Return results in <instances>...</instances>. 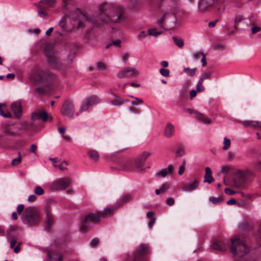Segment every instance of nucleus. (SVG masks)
I'll use <instances>...</instances> for the list:
<instances>
[{"mask_svg":"<svg viewBox=\"0 0 261 261\" xmlns=\"http://www.w3.org/2000/svg\"><path fill=\"white\" fill-rule=\"evenodd\" d=\"M99 13L96 17H93L84 10L73 8L68 17L74 21V25L78 29L87 28L92 29L102 24H111L120 21L123 15L119 9L113 4L102 3L98 6Z\"/></svg>","mask_w":261,"mask_h":261,"instance_id":"obj_1","label":"nucleus"},{"mask_svg":"<svg viewBox=\"0 0 261 261\" xmlns=\"http://www.w3.org/2000/svg\"><path fill=\"white\" fill-rule=\"evenodd\" d=\"M22 222L28 225L32 226L37 224L40 219L39 211L34 207H28L21 215Z\"/></svg>","mask_w":261,"mask_h":261,"instance_id":"obj_2","label":"nucleus"},{"mask_svg":"<svg viewBox=\"0 0 261 261\" xmlns=\"http://www.w3.org/2000/svg\"><path fill=\"white\" fill-rule=\"evenodd\" d=\"M249 250V248L240 238H236L232 240L230 252L234 256H243L248 253Z\"/></svg>","mask_w":261,"mask_h":261,"instance_id":"obj_3","label":"nucleus"},{"mask_svg":"<svg viewBox=\"0 0 261 261\" xmlns=\"http://www.w3.org/2000/svg\"><path fill=\"white\" fill-rule=\"evenodd\" d=\"M176 17L173 13H166L161 18L159 25L165 30H170L175 27Z\"/></svg>","mask_w":261,"mask_h":261,"instance_id":"obj_4","label":"nucleus"},{"mask_svg":"<svg viewBox=\"0 0 261 261\" xmlns=\"http://www.w3.org/2000/svg\"><path fill=\"white\" fill-rule=\"evenodd\" d=\"M101 214L100 212H98L87 215L81 224V230H86L90 226L91 223H96L99 222L102 218Z\"/></svg>","mask_w":261,"mask_h":261,"instance_id":"obj_5","label":"nucleus"},{"mask_svg":"<svg viewBox=\"0 0 261 261\" xmlns=\"http://www.w3.org/2000/svg\"><path fill=\"white\" fill-rule=\"evenodd\" d=\"M51 76V74L48 72L41 69H37L34 72L31 77L36 83L43 84L48 80Z\"/></svg>","mask_w":261,"mask_h":261,"instance_id":"obj_6","label":"nucleus"},{"mask_svg":"<svg viewBox=\"0 0 261 261\" xmlns=\"http://www.w3.org/2000/svg\"><path fill=\"white\" fill-rule=\"evenodd\" d=\"M139 74L138 70L133 67H126L117 73V77L119 79H132L137 76Z\"/></svg>","mask_w":261,"mask_h":261,"instance_id":"obj_7","label":"nucleus"},{"mask_svg":"<svg viewBox=\"0 0 261 261\" xmlns=\"http://www.w3.org/2000/svg\"><path fill=\"white\" fill-rule=\"evenodd\" d=\"M148 251L149 245L148 244L140 245L134 253L133 261H146L145 256Z\"/></svg>","mask_w":261,"mask_h":261,"instance_id":"obj_8","label":"nucleus"},{"mask_svg":"<svg viewBox=\"0 0 261 261\" xmlns=\"http://www.w3.org/2000/svg\"><path fill=\"white\" fill-rule=\"evenodd\" d=\"M48 118L50 119V121H52V117H49L45 111L38 109L32 113L31 122L32 124H34L36 121L40 119H41L43 122H45Z\"/></svg>","mask_w":261,"mask_h":261,"instance_id":"obj_9","label":"nucleus"},{"mask_svg":"<svg viewBox=\"0 0 261 261\" xmlns=\"http://www.w3.org/2000/svg\"><path fill=\"white\" fill-rule=\"evenodd\" d=\"M180 0H161V7L164 10L175 11L178 9Z\"/></svg>","mask_w":261,"mask_h":261,"instance_id":"obj_10","label":"nucleus"},{"mask_svg":"<svg viewBox=\"0 0 261 261\" xmlns=\"http://www.w3.org/2000/svg\"><path fill=\"white\" fill-rule=\"evenodd\" d=\"M71 183V181L69 178H59L53 181L52 188L58 190H65L69 187Z\"/></svg>","mask_w":261,"mask_h":261,"instance_id":"obj_11","label":"nucleus"},{"mask_svg":"<svg viewBox=\"0 0 261 261\" xmlns=\"http://www.w3.org/2000/svg\"><path fill=\"white\" fill-rule=\"evenodd\" d=\"M118 168L120 170L125 171H133V163L128 159H121L118 161Z\"/></svg>","mask_w":261,"mask_h":261,"instance_id":"obj_12","label":"nucleus"},{"mask_svg":"<svg viewBox=\"0 0 261 261\" xmlns=\"http://www.w3.org/2000/svg\"><path fill=\"white\" fill-rule=\"evenodd\" d=\"M3 133L1 136H14L17 135L15 126L13 124H5L2 125Z\"/></svg>","mask_w":261,"mask_h":261,"instance_id":"obj_13","label":"nucleus"},{"mask_svg":"<svg viewBox=\"0 0 261 261\" xmlns=\"http://www.w3.org/2000/svg\"><path fill=\"white\" fill-rule=\"evenodd\" d=\"M61 113L64 116L72 117L74 115V108L70 101H66L61 110Z\"/></svg>","mask_w":261,"mask_h":261,"instance_id":"obj_14","label":"nucleus"},{"mask_svg":"<svg viewBox=\"0 0 261 261\" xmlns=\"http://www.w3.org/2000/svg\"><path fill=\"white\" fill-rule=\"evenodd\" d=\"M216 0H199L198 2V8L200 12H205L208 9L212 7Z\"/></svg>","mask_w":261,"mask_h":261,"instance_id":"obj_15","label":"nucleus"},{"mask_svg":"<svg viewBox=\"0 0 261 261\" xmlns=\"http://www.w3.org/2000/svg\"><path fill=\"white\" fill-rule=\"evenodd\" d=\"M242 176L243 177V181L239 184H237L236 182L235 186L237 187L243 186L246 182L251 181L255 176V174L252 171L249 170L244 171L242 173Z\"/></svg>","mask_w":261,"mask_h":261,"instance_id":"obj_16","label":"nucleus"},{"mask_svg":"<svg viewBox=\"0 0 261 261\" xmlns=\"http://www.w3.org/2000/svg\"><path fill=\"white\" fill-rule=\"evenodd\" d=\"M151 154V153L148 151H144L141 153L136 160V165L138 168L143 167L146 162L147 158Z\"/></svg>","mask_w":261,"mask_h":261,"instance_id":"obj_17","label":"nucleus"},{"mask_svg":"<svg viewBox=\"0 0 261 261\" xmlns=\"http://www.w3.org/2000/svg\"><path fill=\"white\" fill-rule=\"evenodd\" d=\"M11 109L16 118H19L20 117L22 114V107L20 101H16L12 103L11 105Z\"/></svg>","mask_w":261,"mask_h":261,"instance_id":"obj_18","label":"nucleus"},{"mask_svg":"<svg viewBox=\"0 0 261 261\" xmlns=\"http://www.w3.org/2000/svg\"><path fill=\"white\" fill-rule=\"evenodd\" d=\"M175 134L174 125L171 122H168L164 129V135L167 138L172 137Z\"/></svg>","mask_w":261,"mask_h":261,"instance_id":"obj_19","label":"nucleus"},{"mask_svg":"<svg viewBox=\"0 0 261 261\" xmlns=\"http://www.w3.org/2000/svg\"><path fill=\"white\" fill-rule=\"evenodd\" d=\"M47 61L53 68L57 69H62V64L59 63L58 59L53 55H47Z\"/></svg>","mask_w":261,"mask_h":261,"instance_id":"obj_20","label":"nucleus"},{"mask_svg":"<svg viewBox=\"0 0 261 261\" xmlns=\"http://www.w3.org/2000/svg\"><path fill=\"white\" fill-rule=\"evenodd\" d=\"M199 180L197 179H195L192 182L187 185L183 186L182 188V190L185 192L193 191L197 188L199 185Z\"/></svg>","mask_w":261,"mask_h":261,"instance_id":"obj_21","label":"nucleus"},{"mask_svg":"<svg viewBox=\"0 0 261 261\" xmlns=\"http://www.w3.org/2000/svg\"><path fill=\"white\" fill-rule=\"evenodd\" d=\"M172 173L173 167L171 165H170L167 168L156 172L155 175L158 177H165L169 173L172 174Z\"/></svg>","mask_w":261,"mask_h":261,"instance_id":"obj_22","label":"nucleus"},{"mask_svg":"<svg viewBox=\"0 0 261 261\" xmlns=\"http://www.w3.org/2000/svg\"><path fill=\"white\" fill-rule=\"evenodd\" d=\"M211 246L215 250L222 251H225L227 249V246L222 242H214Z\"/></svg>","mask_w":261,"mask_h":261,"instance_id":"obj_23","label":"nucleus"},{"mask_svg":"<svg viewBox=\"0 0 261 261\" xmlns=\"http://www.w3.org/2000/svg\"><path fill=\"white\" fill-rule=\"evenodd\" d=\"M205 171L204 182L211 184L214 181V178L212 175V171L211 168L208 167L205 168Z\"/></svg>","mask_w":261,"mask_h":261,"instance_id":"obj_24","label":"nucleus"},{"mask_svg":"<svg viewBox=\"0 0 261 261\" xmlns=\"http://www.w3.org/2000/svg\"><path fill=\"white\" fill-rule=\"evenodd\" d=\"M0 115L5 118H11L12 115L5 104L0 103Z\"/></svg>","mask_w":261,"mask_h":261,"instance_id":"obj_25","label":"nucleus"},{"mask_svg":"<svg viewBox=\"0 0 261 261\" xmlns=\"http://www.w3.org/2000/svg\"><path fill=\"white\" fill-rule=\"evenodd\" d=\"M195 114L196 119L199 121H200L205 124H210L212 122L211 119L204 116L203 114L198 113L197 112H195Z\"/></svg>","mask_w":261,"mask_h":261,"instance_id":"obj_26","label":"nucleus"},{"mask_svg":"<svg viewBox=\"0 0 261 261\" xmlns=\"http://www.w3.org/2000/svg\"><path fill=\"white\" fill-rule=\"evenodd\" d=\"M56 3V0H41L39 4L41 5L47 10L49 8L54 7Z\"/></svg>","mask_w":261,"mask_h":261,"instance_id":"obj_27","label":"nucleus"},{"mask_svg":"<svg viewBox=\"0 0 261 261\" xmlns=\"http://www.w3.org/2000/svg\"><path fill=\"white\" fill-rule=\"evenodd\" d=\"M86 102H88L89 105L91 107L97 104L100 102L99 98L97 96H91L85 98Z\"/></svg>","mask_w":261,"mask_h":261,"instance_id":"obj_28","label":"nucleus"},{"mask_svg":"<svg viewBox=\"0 0 261 261\" xmlns=\"http://www.w3.org/2000/svg\"><path fill=\"white\" fill-rule=\"evenodd\" d=\"M45 219L47 226V230H48L51 228V224L54 223L53 215L48 211L46 213Z\"/></svg>","mask_w":261,"mask_h":261,"instance_id":"obj_29","label":"nucleus"},{"mask_svg":"<svg viewBox=\"0 0 261 261\" xmlns=\"http://www.w3.org/2000/svg\"><path fill=\"white\" fill-rule=\"evenodd\" d=\"M24 205L22 204H19L17 207L16 212H14L12 214V218L13 220H16L18 215H20L24 210Z\"/></svg>","mask_w":261,"mask_h":261,"instance_id":"obj_30","label":"nucleus"},{"mask_svg":"<svg viewBox=\"0 0 261 261\" xmlns=\"http://www.w3.org/2000/svg\"><path fill=\"white\" fill-rule=\"evenodd\" d=\"M124 102L123 98L118 96H115V99L111 101V103L114 106H120Z\"/></svg>","mask_w":261,"mask_h":261,"instance_id":"obj_31","label":"nucleus"},{"mask_svg":"<svg viewBox=\"0 0 261 261\" xmlns=\"http://www.w3.org/2000/svg\"><path fill=\"white\" fill-rule=\"evenodd\" d=\"M132 199V195L130 194H124L120 198L119 201L124 203L130 201Z\"/></svg>","mask_w":261,"mask_h":261,"instance_id":"obj_32","label":"nucleus"},{"mask_svg":"<svg viewBox=\"0 0 261 261\" xmlns=\"http://www.w3.org/2000/svg\"><path fill=\"white\" fill-rule=\"evenodd\" d=\"M68 163L66 161H63L58 164L57 168L60 170L63 171L67 170Z\"/></svg>","mask_w":261,"mask_h":261,"instance_id":"obj_33","label":"nucleus"},{"mask_svg":"<svg viewBox=\"0 0 261 261\" xmlns=\"http://www.w3.org/2000/svg\"><path fill=\"white\" fill-rule=\"evenodd\" d=\"M88 154L91 159H93L95 161H97L99 159V154L95 150L89 151L88 152Z\"/></svg>","mask_w":261,"mask_h":261,"instance_id":"obj_34","label":"nucleus"},{"mask_svg":"<svg viewBox=\"0 0 261 261\" xmlns=\"http://www.w3.org/2000/svg\"><path fill=\"white\" fill-rule=\"evenodd\" d=\"M38 8L39 9L38 11L39 15L41 17H45L47 14L45 11L47 9H45V7L40 4H38Z\"/></svg>","mask_w":261,"mask_h":261,"instance_id":"obj_35","label":"nucleus"},{"mask_svg":"<svg viewBox=\"0 0 261 261\" xmlns=\"http://www.w3.org/2000/svg\"><path fill=\"white\" fill-rule=\"evenodd\" d=\"M86 100L85 99L82 102L81 106L80 108V112H83L86 111L89 109V108L91 107L88 102H86Z\"/></svg>","mask_w":261,"mask_h":261,"instance_id":"obj_36","label":"nucleus"},{"mask_svg":"<svg viewBox=\"0 0 261 261\" xmlns=\"http://www.w3.org/2000/svg\"><path fill=\"white\" fill-rule=\"evenodd\" d=\"M174 43L179 48L183 47L184 43L182 39L177 37H173L172 38Z\"/></svg>","mask_w":261,"mask_h":261,"instance_id":"obj_37","label":"nucleus"},{"mask_svg":"<svg viewBox=\"0 0 261 261\" xmlns=\"http://www.w3.org/2000/svg\"><path fill=\"white\" fill-rule=\"evenodd\" d=\"M184 71L187 75L193 76L195 74L196 68H190L189 67H185L184 69Z\"/></svg>","mask_w":261,"mask_h":261,"instance_id":"obj_38","label":"nucleus"},{"mask_svg":"<svg viewBox=\"0 0 261 261\" xmlns=\"http://www.w3.org/2000/svg\"><path fill=\"white\" fill-rule=\"evenodd\" d=\"M208 200L212 204H218L223 201V198L221 196H218L217 197H211L209 198Z\"/></svg>","mask_w":261,"mask_h":261,"instance_id":"obj_39","label":"nucleus"},{"mask_svg":"<svg viewBox=\"0 0 261 261\" xmlns=\"http://www.w3.org/2000/svg\"><path fill=\"white\" fill-rule=\"evenodd\" d=\"M253 121L252 120L240 121V122L246 127L253 128Z\"/></svg>","mask_w":261,"mask_h":261,"instance_id":"obj_40","label":"nucleus"},{"mask_svg":"<svg viewBox=\"0 0 261 261\" xmlns=\"http://www.w3.org/2000/svg\"><path fill=\"white\" fill-rule=\"evenodd\" d=\"M148 33L150 35L157 37L159 35H161L162 34V32L156 31L155 29L150 28L148 30Z\"/></svg>","mask_w":261,"mask_h":261,"instance_id":"obj_41","label":"nucleus"},{"mask_svg":"<svg viewBox=\"0 0 261 261\" xmlns=\"http://www.w3.org/2000/svg\"><path fill=\"white\" fill-rule=\"evenodd\" d=\"M231 142L229 139L225 137L224 138L223 149L224 150H228L230 146Z\"/></svg>","mask_w":261,"mask_h":261,"instance_id":"obj_42","label":"nucleus"},{"mask_svg":"<svg viewBox=\"0 0 261 261\" xmlns=\"http://www.w3.org/2000/svg\"><path fill=\"white\" fill-rule=\"evenodd\" d=\"M113 212V210L111 208H105L102 212L100 213L101 214L102 218H105L106 216L111 215Z\"/></svg>","mask_w":261,"mask_h":261,"instance_id":"obj_43","label":"nucleus"},{"mask_svg":"<svg viewBox=\"0 0 261 261\" xmlns=\"http://www.w3.org/2000/svg\"><path fill=\"white\" fill-rule=\"evenodd\" d=\"M129 7L131 9H135L138 6V2L137 0H129Z\"/></svg>","mask_w":261,"mask_h":261,"instance_id":"obj_44","label":"nucleus"},{"mask_svg":"<svg viewBox=\"0 0 261 261\" xmlns=\"http://www.w3.org/2000/svg\"><path fill=\"white\" fill-rule=\"evenodd\" d=\"M21 161V158L20 156V153H18V156L17 158L14 159L11 161V165L12 166H16L18 165Z\"/></svg>","mask_w":261,"mask_h":261,"instance_id":"obj_45","label":"nucleus"},{"mask_svg":"<svg viewBox=\"0 0 261 261\" xmlns=\"http://www.w3.org/2000/svg\"><path fill=\"white\" fill-rule=\"evenodd\" d=\"M202 81L201 80H199L197 85H196V91L198 92H202L204 90V87L202 85Z\"/></svg>","mask_w":261,"mask_h":261,"instance_id":"obj_46","label":"nucleus"},{"mask_svg":"<svg viewBox=\"0 0 261 261\" xmlns=\"http://www.w3.org/2000/svg\"><path fill=\"white\" fill-rule=\"evenodd\" d=\"M130 97L132 98H134L135 99L134 100H133L132 101V104L134 106H137L139 104H142L143 103V100L141 98H137V97H134L133 96H130Z\"/></svg>","mask_w":261,"mask_h":261,"instance_id":"obj_47","label":"nucleus"},{"mask_svg":"<svg viewBox=\"0 0 261 261\" xmlns=\"http://www.w3.org/2000/svg\"><path fill=\"white\" fill-rule=\"evenodd\" d=\"M211 72L210 71H206L203 73L200 76L199 80L203 82L205 79H209L211 77Z\"/></svg>","mask_w":261,"mask_h":261,"instance_id":"obj_48","label":"nucleus"},{"mask_svg":"<svg viewBox=\"0 0 261 261\" xmlns=\"http://www.w3.org/2000/svg\"><path fill=\"white\" fill-rule=\"evenodd\" d=\"M169 185L167 183L163 184L160 188L161 193H165L169 189Z\"/></svg>","mask_w":261,"mask_h":261,"instance_id":"obj_49","label":"nucleus"},{"mask_svg":"<svg viewBox=\"0 0 261 261\" xmlns=\"http://www.w3.org/2000/svg\"><path fill=\"white\" fill-rule=\"evenodd\" d=\"M186 165V162L185 161H183L182 162L181 165L179 167L178 172L180 175H181L183 174L185 169Z\"/></svg>","mask_w":261,"mask_h":261,"instance_id":"obj_50","label":"nucleus"},{"mask_svg":"<svg viewBox=\"0 0 261 261\" xmlns=\"http://www.w3.org/2000/svg\"><path fill=\"white\" fill-rule=\"evenodd\" d=\"M43 189L40 186H37L34 190V193L38 195H41L44 193Z\"/></svg>","mask_w":261,"mask_h":261,"instance_id":"obj_51","label":"nucleus"},{"mask_svg":"<svg viewBox=\"0 0 261 261\" xmlns=\"http://www.w3.org/2000/svg\"><path fill=\"white\" fill-rule=\"evenodd\" d=\"M160 73L165 77H168L169 76L170 71L168 69L161 68L160 70Z\"/></svg>","mask_w":261,"mask_h":261,"instance_id":"obj_52","label":"nucleus"},{"mask_svg":"<svg viewBox=\"0 0 261 261\" xmlns=\"http://www.w3.org/2000/svg\"><path fill=\"white\" fill-rule=\"evenodd\" d=\"M243 17L241 15H238L236 17L234 21V28L237 29V25L242 21Z\"/></svg>","mask_w":261,"mask_h":261,"instance_id":"obj_53","label":"nucleus"},{"mask_svg":"<svg viewBox=\"0 0 261 261\" xmlns=\"http://www.w3.org/2000/svg\"><path fill=\"white\" fill-rule=\"evenodd\" d=\"M185 153V150L182 148H179L177 150L175 153L176 157L179 158L184 155Z\"/></svg>","mask_w":261,"mask_h":261,"instance_id":"obj_54","label":"nucleus"},{"mask_svg":"<svg viewBox=\"0 0 261 261\" xmlns=\"http://www.w3.org/2000/svg\"><path fill=\"white\" fill-rule=\"evenodd\" d=\"M121 44V41L119 39H117L116 40L113 41L111 43H110L109 44L107 45L106 48H109L110 46L112 45H114L117 46H120Z\"/></svg>","mask_w":261,"mask_h":261,"instance_id":"obj_55","label":"nucleus"},{"mask_svg":"<svg viewBox=\"0 0 261 261\" xmlns=\"http://www.w3.org/2000/svg\"><path fill=\"white\" fill-rule=\"evenodd\" d=\"M174 199L172 197H168L166 199V203L169 206H172L174 204Z\"/></svg>","mask_w":261,"mask_h":261,"instance_id":"obj_56","label":"nucleus"},{"mask_svg":"<svg viewBox=\"0 0 261 261\" xmlns=\"http://www.w3.org/2000/svg\"><path fill=\"white\" fill-rule=\"evenodd\" d=\"M49 160L53 162V166L55 168H57L58 161H59L58 159V158H49Z\"/></svg>","mask_w":261,"mask_h":261,"instance_id":"obj_57","label":"nucleus"},{"mask_svg":"<svg viewBox=\"0 0 261 261\" xmlns=\"http://www.w3.org/2000/svg\"><path fill=\"white\" fill-rule=\"evenodd\" d=\"M99 240L97 238L93 239L91 242V245L93 247L96 246L99 244Z\"/></svg>","mask_w":261,"mask_h":261,"instance_id":"obj_58","label":"nucleus"},{"mask_svg":"<svg viewBox=\"0 0 261 261\" xmlns=\"http://www.w3.org/2000/svg\"><path fill=\"white\" fill-rule=\"evenodd\" d=\"M234 156V154L231 151L228 152L227 154V157L228 161H231L233 160Z\"/></svg>","mask_w":261,"mask_h":261,"instance_id":"obj_59","label":"nucleus"},{"mask_svg":"<svg viewBox=\"0 0 261 261\" xmlns=\"http://www.w3.org/2000/svg\"><path fill=\"white\" fill-rule=\"evenodd\" d=\"M129 57V55L128 53H123L121 56L122 59L126 63Z\"/></svg>","mask_w":261,"mask_h":261,"instance_id":"obj_60","label":"nucleus"},{"mask_svg":"<svg viewBox=\"0 0 261 261\" xmlns=\"http://www.w3.org/2000/svg\"><path fill=\"white\" fill-rule=\"evenodd\" d=\"M224 192L226 194H227L228 195H233L236 193L235 191H234L231 189H229L228 188L225 189Z\"/></svg>","mask_w":261,"mask_h":261,"instance_id":"obj_61","label":"nucleus"},{"mask_svg":"<svg viewBox=\"0 0 261 261\" xmlns=\"http://www.w3.org/2000/svg\"><path fill=\"white\" fill-rule=\"evenodd\" d=\"M145 37H146V35L145 34V32L144 31H141L138 35L139 39H142Z\"/></svg>","mask_w":261,"mask_h":261,"instance_id":"obj_62","label":"nucleus"},{"mask_svg":"<svg viewBox=\"0 0 261 261\" xmlns=\"http://www.w3.org/2000/svg\"><path fill=\"white\" fill-rule=\"evenodd\" d=\"M261 30V28L259 27H255L254 26L251 29V31L252 33L255 34L258 32H259Z\"/></svg>","mask_w":261,"mask_h":261,"instance_id":"obj_63","label":"nucleus"},{"mask_svg":"<svg viewBox=\"0 0 261 261\" xmlns=\"http://www.w3.org/2000/svg\"><path fill=\"white\" fill-rule=\"evenodd\" d=\"M254 166L256 169L258 170H261V161H256L254 163Z\"/></svg>","mask_w":261,"mask_h":261,"instance_id":"obj_64","label":"nucleus"}]
</instances>
